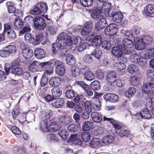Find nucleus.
I'll return each mask as SVG.
<instances>
[{
	"label": "nucleus",
	"instance_id": "f257e3e1",
	"mask_svg": "<svg viewBox=\"0 0 154 154\" xmlns=\"http://www.w3.org/2000/svg\"><path fill=\"white\" fill-rule=\"evenodd\" d=\"M48 7L46 3L40 2L34 6L31 10L30 13L32 15L40 14L42 13H45L48 10Z\"/></svg>",
	"mask_w": 154,
	"mask_h": 154
},
{
	"label": "nucleus",
	"instance_id": "f03ea898",
	"mask_svg": "<svg viewBox=\"0 0 154 154\" xmlns=\"http://www.w3.org/2000/svg\"><path fill=\"white\" fill-rule=\"evenodd\" d=\"M112 53L115 57L118 58L122 57V54H129L130 52L124 45H119L113 47L112 49Z\"/></svg>",
	"mask_w": 154,
	"mask_h": 154
},
{
	"label": "nucleus",
	"instance_id": "7ed1b4c3",
	"mask_svg": "<svg viewBox=\"0 0 154 154\" xmlns=\"http://www.w3.org/2000/svg\"><path fill=\"white\" fill-rule=\"evenodd\" d=\"M34 25L36 29L40 30H43L46 26L45 19L40 17H36L34 19Z\"/></svg>",
	"mask_w": 154,
	"mask_h": 154
},
{
	"label": "nucleus",
	"instance_id": "20e7f679",
	"mask_svg": "<svg viewBox=\"0 0 154 154\" xmlns=\"http://www.w3.org/2000/svg\"><path fill=\"white\" fill-rule=\"evenodd\" d=\"M111 4L109 2H106L102 5V9L105 12H107L108 16L113 17V16L117 13L115 7L111 8Z\"/></svg>",
	"mask_w": 154,
	"mask_h": 154
},
{
	"label": "nucleus",
	"instance_id": "39448f33",
	"mask_svg": "<svg viewBox=\"0 0 154 154\" xmlns=\"http://www.w3.org/2000/svg\"><path fill=\"white\" fill-rule=\"evenodd\" d=\"M54 65L57 73L59 75H63L66 72L63 63L61 61L57 60L54 62Z\"/></svg>",
	"mask_w": 154,
	"mask_h": 154
},
{
	"label": "nucleus",
	"instance_id": "423d86ee",
	"mask_svg": "<svg viewBox=\"0 0 154 154\" xmlns=\"http://www.w3.org/2000/svg\"><path fill=\"white\" fill-rule=\"evenodd\" d=\"M130 61L136 63H138L141 66H144L146 65V63L145 60L137 54H131L129 57Z\"/></svg>",
	"mask_w": 154,
	"mask_h": 154
},
{
	"label": "nucleus",
	"instance_id": "0eeeda50",
	"mask_svg": "<svg viewBox=\"0 0 154 154\" xmlns=\"http://www.w3.org/2000/svg\"><path fill=\"white\" fill-rule=\"evenodd\" d=\"M20 49L22 54L25 58H30L33 56V53L32 51L25 44H22L21 45Z\"/></svg>",
	"mask_w": 154,
	"mask_h": 154
},
{
	"label": "nucleus",
	"instance_id": "6e6552de",
	"mask_svg": "<svg viewBox=\"0 0 154 154\" xmlns=\"http://www.w3.org/2000/svg\"><path fill=\"white\" fill-rule=\"evenodd\" d=\"M80 72L84 73L85 77L87 80L90 81L94 79V74L90 71L89 68L88 67L80 68Z\"/></svg>",
	"mask_w": 154,
	"mask_h": 154
},
{
	"label": "nucleus",
	"instance_id": "1a4fd4ad",
	"mask_svg": "<svg viewBox=\"0 0 154 154\" xmlns=\"http://www.w3.org/2000/svg\"><path fill=\"white\" fill-rule=\"evenodd\" d=\"M89 40L91 42V45L94 46H99L102 41L101 36L100 35L94 36L92 35L88 36Z\"/></svg>",
	"mask_w": 154,
	"mask_h": 154
},
{
	"label": "nucleus",
	"instance_id": "9d476101",
	"mask_svg": "<svg viewBox=\"0 0 154 154\" xmlns=\"http://www.w3.org/2000/svg\"><path fill=\"white\" fill-rule=\"evenodd\" d=\"M117 26L115 23L110 24L105 30L106 34L108 35H113L117 32Z\"/></svg>",
	"mask_w": 154,
	"mask_h": 154
},
{
	"label": "nucleus",
	"instance_id": "9b49d317",
	"mask_svg": "<svg viewBox=\"0 0 154 154\" xmlns=\"http://www.w3.org/2000/svg\"><path fill=\"white\" fill-rule=\"evenodd\" d=\"M49 61H47L40 63L39 65L41 68L45 69L46 73L51 75L53 73V68Z\"/></svg>",
	"mask_w": 154,
	"mask_h": 154
},
{
	"label": "nucleus",
	"instance_id": "f8f14e48",
	"mask_svg": "<svg viewBox=\"0 0 154 154\" xmlns=\"http://www.w3.org/2000/svg\"><path fill=\"white\" fill-rule=\"evenodd\" d=\"M134 42L136 49L139 50L143 49L145 47V43L143 39L138 37L134 39Z\"/></svg>",
	"mask_w": 154,
	"mask_h": 154
},
{
	"label": "nucleus",
	"instance_id": "ddd939ff",
	"mask_svg": "<svg viewBox=\"0 0 154 154\" xmlns=\"http://www.w3.org/2000/svg\"><path fill=\"white\" fill-rule=\"evenodd\" d=\"M103 13L101 10L98 8L96 9L91 14V18L95 21L105 18L103 16Z\"/></svg>",
	"mask_w": 154,
	"mask_h": 154
},
{
	"label": "nucleus",
	"instance_id": "4468645a",
	"mask_svg": "<svg viewBox=\"0 0 154 154\" xmlns=\"http://www.w3.org/2000/svg\"><path fill=\"white\" fill-rule=\"evenodd\" d=\"M35 39L34 45L39 44L40 42L42 44H45L47 41V38L44 36L43 33L42 32L38 33L35 37Z\"/></svg>",
	"mask_w": 154,
	"mask_h": 154
},
{
	"label": "nucleus",
	"instance_id": "2eb2a0df",
	"mask_svg": "<svg viewBox=\"0 0 154 154\" xmlns=\"http://www.w3.org/2000/svg\"><path fill=\"white\" fill-rule=\"evenodd\" d=\"M140 57L144 59H150L154 57V48L148 49L146 52L140 53Z\"/></svg>",
	"mask_w": 154,
	"mask_h": 154
},
{
	"label": "nucleus",
	"instance_id": "dca6fc26",
	"mask_svg": "<svg viewBox=\"0 0 154 154\" xmlns=\"http://www.w3.org/2000/svg\"><path fill=\"white\" fill-rule=\"evenodd\" d=\"M96 23L95 28L97 31L104 29L107 25L106 21L105 18L99 20Z\"/></svg>",
	"mask_w": 154,
	"mask_h": 154
},
{
	"label": "nucleus",
	"instance_id": "f3484780",
	"mask_svg": "<svg viewBox=\"0 0 154 154\" xmlns=\"http://www.w3.org/2000/svg\"><path fill=\"white\" fill-rule=\"evenodd\" d=\"M104 99L107 101L112 102H116L119 100L118 96L114 94L108 93L103 96Z\"/></svg>",
	"mask_w": 154,
	"mask_h": 154
},
{
	"label": "nucleus",
	"instance_id": "a211bd4d",
	"mask_svg": "<svg viewBox=\"0 0 154 154\" xmlns=\"http://www.w3.org/2000/svg\"><path fill=\"white\" fill-rule=\"evenodd\" d=\"M143 88L145 92L148 94L154 93V84L152 83H147L144 84Z\"/></svg>",
	"mask_w": 154,
	"mask_h": 154
},
{
	"label": "nucleus",
	"instance_id": "6ab92c4d",
	"mask_svg": "<svg viewBox=\"0 0 154 154\" xmlns=\"http://www.w3.org/2000/svg\"><path fill=\"white\" fill-rule=\"evenodd\" d=\"M59 122L63 125H66L72 121V119L69 116H64L60 117L58 119Z\"/></svg>",
	"mask_w": 154,
	"mask_h": 154
},
{
	"label": "nucleus",
	"instance_id": "aec40b11",
	"mask_svg": "<svg viewBox=\"0 0 154 154\" xmlns=\"http://www.w3.org/2000/svg\"><path fill=\"white\" fill-rule=\"evenodd\" d=\"M34 53L35 57L38 59H42L45 56V51L41 48L36 49Z\"/></svg>",
	"mask_w": 154,
	"mask_h": 154
},
{
	"label": "nucleus",
	"instance_id": "412c9836",
	"mask_svg": "<svg viewBox=\"0 0 154 154\" xmlns=\"http://www.w3.org/2000/svg\"><path fill=\"white\" fill-rule=\"evenodd\" d=\"M50 85L53 87H56L59 85L61 83V79L58 77H51L49 81Z\"/></svg>",
	"mask_w": 154,
	"mask_h": 154
},
{
	"label": "nucleus",
	"instance_id": "4be33fe9",
	"mask_svg": "<svg viewBox=\"0 0 154 154\" xmlns=\"http://www.w3.org/2000/svg\"><path fill=\"white\" fill-rule=\"evenodd\" d=\"M51 104L54 107L61 108L64 106V100L61 98L54 99L52 102Z\"/></svg>",
	"mask_w": 154,
	"mask_h": 154
},
{
	"label": "nucleus",
	"instance_id": "5701e85b",
	"mask_svg": "<svg viewBox=\"0 0 154 154\" xmlns=\"http://www.w3.org/2000/svg\"><path fill=\"white\" fill-rule=\"evenodd\" d=\"M116 79V77L115 72L111 71L108 73L106 76V80L108 82L113 83Z\"/></svg>",
	"mask_w": 154,
	"mask_h": 154
},
{
	"label": "nucleus",
	"instance_id": "b1692460",
	"mask_svg": "<svg viewBox=\"0 0 154 154\" xmlns=\"http://www.w3.org/2000/svg\"><path fill=\"white\" fill-rule=\"evenodd\" d=\"M67 51L66 49L61 47L57 49H53V52L54 54H56L58 57H63L65 55Z\"/></svg>",
	"mask_w": 154,
	"mask_h": 154
},
{
	"label": "nucleus",
	"instance_id": "393cba45",
	"mask_svg": "<svg viewBox=\"0 0 154 154\" xmlns=\"http://www.w3.org/2000/svg\"><path fill=\"white\" fill-rule=\"evenodd\" d=\"M140 115L142 118L144 119H149L152 116L149 109L146 108L143 109L140 112Z\"/></svg>",
	"mask_w": 154,
	"mask_h": 154
},
{
	"label": "nucleus",
	"instance_id": "a878e982",
	"mask_svg": "<svg viewBox=\"0 0 154 154\" xmlns=\"http://www.w3.org/2000/svg\"><path fill=\"white\" fill-rule=\"evenodd\" d=\"M91 116L92 120L97 123L100 122L102 119L101 114L96 112H92L91 114Z\"/></svg>",
	"mask_w": 154,
	"mask_h": 154
},
{
	"label": "nucleus",
	"instance_id": "bb28decb",
	"mask_svg": "<svg viewBox=\"0 0 154 154\" xmlns=\"http://www.w3.org/2000/svg\"><path fill=\"white\" fill-rule=\"evenodd\" d=\"M69 140L72 141L75 145L80 146L82 144V141L80 138H78L77 134H72L69 137Z\"/></svg>",
	"mask_w": 154,
	"mask_h": 154
},
{
	"label": "nucleus",
	"instance_id": "cd10ccee",
	"mask_svg": "<svg viewBox=\"0 0 154 154\" xmlns=\"http://www.w3.org/2000/svg\"><path fill=\"white\" fill-rule=\"evenodd\" d=\"M114 140V137L111 135H107L104 136L102 139L103 143L106 145L110 144Z\"/></svg>",
	"mask_w": 154,
	"mask_h": 154
},
{
	"label": "nucleus",
	"instance_id": "c85d7f7f",
	"mask_svg": "<svg viewBox=\"0 0 154 154\" xmlns=\"http://www.w3.org/2000/svg\"><path fill=\"white\" fill-rule=\"evenodd\" d=\"M123 15L121 13L118 12L112 18L113 22L117 23H120L123 20Z\"/></svg>",
	"mask_w": 154,
	"mask_h": 154
},
{
	"label": "nucleus",
	"instance_id": "c756f323",
	"mask_svg": "<svg viewBox=\"0 0 154 154\" xmlns=\"http://www.w3.org/2000/svg\"><path fill=\"white\" fill-rule=\"evenodd\" d=\"M38 62L36 61H34L31 64L29 67V70L33 72H35L38 71Z\"/></svg>",
	"mask_w": 154,
	"mask_h": 154
},
{
	"label": "nucleus",
	"instance_id": "7c9ffc66",
	"mask_svg": "<svg viewBox=\"0 0 154 154\" xmlns=\"http://www.w3.org/2000/svg\"><path fill=\"white\" fill-rule=\"evenodd\" d=\"M66 60L67 64L69 65H74L76 63L75 57L72 55L68 54Z\"/></svg>",
	"mask_w": 154,
	"mask_h": 154
},
{
	"label": "nucleus",
	"instance_id": "2f4dec72",
	"mask_svg": "<svg viewBox=\"0 0 154 154\" xmlns=\"http://www.w3.org/2000/svg\"><path fill=\"white\" fill-rule=\"evenodd\" d=\"M51 92L53 97H59L62 94V91L61 89L57 87H54L51 90Z\"/></svg>",
	"mask_w": 154,
	"mask_h": 154
},
{
	"label": "nucleus",
	"instance_id": "473e14b6",
	"mask_svg": "<svg viewBox=\"0 0 154 154\" xmlns=\"http://www.w3.org/2000/svg\"><path fill=\"white\" fill-rule=\"evenodd\" d=\"M52 112L50 110H48L44 112L42 114V117L44 120L49 119L52 115Z\"/></svg>",
	"mask_w": 154,
	"mask_h": 154
},
{
	"label": "nucleus",
	"instance_id": "72a5a7b5",
	"mask_svg": "<svg viewBox=\"0 0 154 154\" xmlns=\"http://www.w3.org/2000/svg\"><path fill=\"white\" fill-rule=\"evenodd\" d=\"M92 126V123L89 121L85 122L82 126V129L83 131L90 130Z\"/></svg>",
	"mask_w": 154,
	"mask_h": 154
},
{
	"label": "nucleus",
	"instance_id": "f704fd0d",
	"mask_svg": "<svg viewBox=\"0 0 154 154\" xmlns=\"http://www.w3.org/2000/svg\"><path fill=\"white\" fill-rule=\"evenodd\" d=\"M82 139L85 142H89L91 138L90 134L88 132H83L81 134Z\"/></svg>",
	"mask_w": 154,
	"mask_h": 154
},
{
	"label": "nucleus",
	"instance_id": "c9c22d12",
	"mask_svg": "<svg viewBox=\"0 0 154 154\" xmlns=\"http://www.w3.org/2000/svg\"><path fill=\"white\" fill-rule=\"evenodd\" d=\"M115 69H116L118 72H121L122 70L124 69L126 66L124 63L121 62L115 63L114 64Z\"/></svg>",
	"mask_w": 154,
	"mask_h": 154
},
{
	"label": "nucleus",
	"instance_id": "e433bc0d",
	"mask_svg": "<svg viewBox=\"0 0 154 154\" xmlns=\"http://www.w3.org/2000/svg\"><path fill=\"white\" fill-rule=\"evenodd\" d=\"M124 45L128 48H131L133 46V43L132 41L128 38H125L122 41Z\"/></svg>",
	"mask_w": 154,
	"mask_h": 154
},
{
	"label": "nucleus",
	"instance_id": "4c0bfd02",
	"mask_svg": "<svg viewBox=\"0 0 154 154\" xmlns=\"http://www.w3.org/2000/svg\"><path fill=\"white\" fill-rule=\"evenodd\" d=\"M93 1V0H80V4L82 6L89 7L92 5Z\"/></svg>",
	"mask_w": 154,
	"mask_h": 154
},
{
	"label": "nucleus",
	"instance_id": "58836bf2",
	"mask_svg": "<svg viewBox=\"0 0 154 154\" xmlns=\"http://www.w3.org/2000/svg\"><path fill=\"white\" fill-rule=\"evenodd\" d=\"M6 5L9 13H13L15 12V9L13 2H7Z\"/></svg>",
	"mask_w": 154,
	"mask_h": 154
},
{
	"label": "nucleus",
	"instance_id": "ea45409f",
	"mask_svg": "<svg viewBox=\"0 0 154 154\" xmlns=\"http://www.w3.org/2000/svg\"><path fill=\"white\" fill-rule=\"evenodd\" d=\"M14 25L15 28L18 29H21L23 26L22 20L20 19H17L14 22Z\"/></svg>",
	"mask_w": 154,
	"mask_h": 154
},
{
	"label": "nucleus",
	"instance_id": "a19ab883",
	"mask_svg": "<svg viewBox=\"0 0 154 154\" xmlns=\"http://www.w3.org/2000/svg\"><path fill=\"white\" fill-rule=\"evenodd\" d=\"M34 38L33 35L27 33H25L24 35V40L27 43H31L34 41Z\"/></svg>",
	"mask_w": 154,
	"mask_h": 154
},
{
	"label": "nucleus",
	"instance_id": "79ce46f5",
	"mask_svg": "<svg viewBox=\"0 0 154 154\" xmlns=\"http://www.w3.org/2000/svg\"><path fill=\"white\" fill-rule=\"evenodd\" d=\"M136 92V89L134 87H130L126 91L125 94L127 97H131L133 96Z\"/></svg>",
	"mask_w": 154,
	"mask_h": 154
},
{
	"label": "nucleus",
	"instance_id": "37998d69",
	"mask_svg": "<svg viewBox=\"0 0 154 154\" xmlns=\"http://www.w3.org/2000/svg\"><path fill=\"white\" fill-rule=\"evenodd\" d=\"M91 28L87 25L84 26L81 30V34L83 35H86L89 34L91 31Z\"/></svg>",
	"mask_w": 154,
	"mask_h": 154
},
{
	"label": "nucleus",
	"instance_id": "c03bdc74",
	"mask_svg": "<svg viewBox=\"0 0 154 154\" xmlns=\"http://www.w3.org/2000/svg\"><path fill=\"white\" fill-rule=\"evenodd\" d=\"M5 49H7L9 54L15 53L17 51L16 47L13 45H9L6 47Z\"/></svg>",
	"mask_w": 154,
	"mask_h": 154
},
{
	"label": "nucleus",
	"instance_id": "a18cd8bd",
	"mask_svg": "<svg viewBox=\"0 0 154 154\" xmlns=\"http://www.w3.org/2000/svg\"><path fill=\"white\" fill-rule=\"evenodd\" d=\"M84 102L83 101H80L79 104L76 106L75 108V110L79 113H81L83 111V108L84 107Z\"/></svg>",
	"mask_w": 154,
	"mask_h": 154
},
{
	"label": "nucleus",
	"instance_id": "49530a36",
	"mask_svg": "<svg viewBox=\"0 0 154 154\" xmlns=\"http://www.w3.org/2000/svg\"><path fill=\"white\" fill-rule=\"evenodd\" d=\"M110 123L112 124L113 127L117 130L120 129L122 127V125L119 122L114 120H112L110 121Z\"/></svg>",
	"mask_w": 154,
	"mask_h": 154
},
{
	"label": "nucleus",
	"instance_id": "de8ad7c7",
	"mask_svg": "<svg viewBox=\"0 0 154 154\" xmlns=\"http://www.w3.org/2000/svg\"><path fill=\"white\" fill-rule=\"evenodd\" d=\"M91 88L93 90H98L100 88V85L99 82L94 81L92 82L91 84Z\"/></svg>",
	"mask_w": 154,
	"mask_h": 154
},
{
	"label": "nucleus",
	"instance_id": "09e8293b",
	"mask_svg": "<svg viewBox=\"0 0 154 154\" xmlns=\"http://www.w3.org/2000/svg\"><path fill=\"white\" fill-rule=\"evenodd\" d=\"M69 37L70 36H69L66 33L63 32L58 35L57 38L58 40H64L65 41L68 39Z\"/></svg>",
	"mask_w": 154,
	"mask_h": 154
},
{
	"label": "nucleus",
	"instance_id": "8fccbe9b",
	"mask_svg": "<svg viewBox=\"0 0 154 154\" xmlns=\"http://www.w3.org/2000/svg\"><path fill=\"white\" fill-rule=\"evenodd\" d=\"M90 144L92 147L94 148L100 145L101 142L99 140L94 138L91 141Z\"/></svg>",
	"mask_w": 154,
	"mask_h": 154
},
{
	"label": "nucleus",
	"instance_id": "3c124183",
	"mask_svg": "<svg viewBox=\"0 0 154 154\" xmlns=\"http://www.w3.org/2000/svg\"><path fill=\"white\" fill-rule=\"evenodd\" d=\"M138 69L137 66L134 65H130L128 68V70L129 73L132 74L134 72H136Z\"/></svg>",
	"mask_w": 154,
	"mask_h": 154
},
{
	"label": "nucleus",
	"instance_id": "603ef678",
	"mask_svg": "<svg viewBox=\"0 0 154 154\" xmlns=\"http://www.w3.org/2000/svg\"><path fill=\"white\" fill-rule=\"evenodd\" d=\"M47 140L50 143L57 141V138L55 135L54 134H48L47 137Z\"/></svg>",
	"mask_w": 154,
	"mask_h": 154
},
{
	"label": "nucleus",
	"instance_id": "864d4df0",
	"mask_svg": "<svg viewBox=\"0 0 154 154\" xmlns=\"http://www.w3.org/2000/svg\"><path fill=\"white\" fill-rule=\"evenodd\" d=\"M58 133L60 136L63 139H66L69 137L68 133L66 130L60 131Z\"/></svg>",
	"mask_w": 154,
	"mask_h": 154
},
{
	"label": "nucleus",
	"instance_id": "5fc2aeb1",
	"mask_svg": "<svg viewBox=\"0 0 154 154\" xmlns=\"http://www.w3.org/2000/svg\"><path fill=\"white\" fill-rule=\"evenodd\" d=\"M60 127V125L57 122H52L50 124V128L54 131L58 130Z\"/></svg>",
	"mask_w": 154,
	"mask_h": 154
},
{
	"label": "nucleus",
	"instance_id": "6e6d98bb",
	"mask_svg": "<svg viewBox=\"0 0 154 154\" xmlns=\"http://www.w3.org/2000/svg\"><path fill=\"white\" fill-rule=\"evenodd\" d=\"M57 29L58 28L57 26L53 25L48 26L46 30H48L51 34H54L56 33Z\"/></svg>",
	"mask_w": 154,
	"mask_h": 154
},
{
	"label": "nucleus",
	"instance_id": "4d7b16f0",
	"mask_svg": "<svg viewBox=\"0 0 154 154\" xmlns=\"http://www.w3.org/2000/svg\"><path fill=\"white\" fill-rule=\"evenodd\" d=\"M96 102L93 105V108L95 111L98 110L100 107V99L96 98L95 99Z\"/></svg>",
	"mask_w": 154,
	"mask_h": 154
},
{
	"label": "nucleus",
	"instance_id": "13d9d810",
	"mask_svg": "<svg viewBox=\"0 0 154 154\" xmlns=\"http://www.w3.org/2000/svg\"><path fill=\"white\" fill-rule=\"evenodd\" d=\"M102 53V51L100 49L96 48L95 49L94 51L92 53V54L95 58L98 59L100 58Z\"/></svg>",
	"mask_w": 154,
	"mask_h": 154
},
{
	"label": "nucleus",
	"instance_id": "bf43d9fd",
	"mask_svg": "<svg viewBox=\"0 0 154 154\" xmlns=\"http://www.w3.org/2000/svg\"><path fill=\"white\" fill-rule=\"evenodd\" d=\"M7 36L9 39H14L16 37V35L15 32L12 30L7 32Z\"/></svg>",
	"mask_w": 154,
	"mask_h": 154
},
{
	"label": "nucleus",
	"instance_id": "052dcab7",
	"mask_svg": "<svg viewBox=\"0 0 154 154\" xmlns=\"http://www.w3.org/2000/svg\"><path fill=\"white\" fill-rule=\"evenodd\" d=\"M78 128V125L74 124H70L68 127V129L70 132H74L76 131Z\"/></svg>",
	"mask_w": 154,
	"mask_h": 154
},
{
	"label": "nucleus",
	"instance_id": "680f3d73",
	"mask_svg": "<svg viewBox=\"0 0 154 154\" xmlns=\"http://www.w3.org/2000/svg\"><path fill=\"white\" fill-rule=\"evenodd\" d=\"M31 29L30 26L28 24L27 26H25L20 31L19 33V35H22L25 33H27V32H30Z\"/></svg>",
	"mask_w": 154,
	"mask_h": 154
},
{
	"label": "nucleus",
	"instance_id": "e2e57ef3",
	"mask_svg": "<svg viewBox=\"0 0 154 154\" xmlns=\"http://www.w3.org/2000/svg\"><path fill=\"white\" fill-rule=\"evenodd\" d=\"M84 61L87 63H91L93 61V57L91 55H86L83 58Z\"/></svg>",
	"mask_w": 154,
	"mask_h": 154
},
{
	"label": "nucleus",
	"instance_id": "0e129e2a",
	"mask_svg": "<svg viewBox=\"0 0 154 154\" xmlns=\"http://www.w3.org/2000/svg\"><path fill=\"white\" fill-rule=\"evenodd\" d=\"M95 74L98 79H104V76L103 72L100 69H98L96 71Z\"/></svg>",
	"mask_w": 154,
	"mask_h": 154
},
{
	"label": "nucleus",
	"instance_id": "69168bd1",
	"mask_svg": "<svg viewBox=\"0 0 154 154\" xmlns=\"http://www.w3.org/2000/svg\"><path fill=\"white\" fill-rule=\"evenodd\" d=\"M11 71L12 73L17 74L18 75H21L23 72L22 68L20 67H16L13 68Z\"/></svg>",
	"mask_w": 154,
	"mask_h": 154
},
{
	"label": "nucleus",
	"instance_id": "338daca9",
	"mask_svg": "<svg viewBox=\"0 0 154 154\" xmlns=\"http://www.w3.org/2000/svg\"><path fill=\"white\" fill-rule=\"evenodd\" d=\"M84 107H85L86 111L88 112H90L92 110V108L90 102L86 101L84 102Z\"/></svg>",
	"mask_w": 154,
	"mask_h": 154
},
{
	"label": "nucleus",
	"instance_id": "774afa93",
	"mask_svg": "<svg viewBox=\"0 0 154 154\" xmlns=\"http://www.w3.org/2000/svg\"><path fill=\"white\" fill-rule=\"evenodd\" d=\"M146 11L148 13L150 14H154V5L149 4L146 7Z\"/></svg>",
	"mask_w": 154,
	"mask_h": 154
}]
</instances>
